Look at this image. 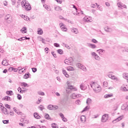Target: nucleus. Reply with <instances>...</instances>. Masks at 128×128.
Instances as JSON below:
<instances>
[{"label":"nucleus","mask_w":128,"mask_h":128,"mask_svg":"<svg viewBox=\"0 0 128 128\" xmlns=\"http://www.w3.org/2000/svg\"><path fill=\"white\" fill-rule=\"evenodd\" d=\"M90 86L91 88H93V90L94 92L98 93L100 92V86L98 84L94 82H92V84H90Z\"/></svg>","instance_id":"obj_1"},{"label":"nucleus","mask_w":128,"mask_h":128,"mask_svg":"<svg viewBox=\"0 0 128 128\" xmlns=\"http://www.w3.org/2000/svg\"><path fill=\"white\" fill-rule=\"evenodd\" d=\"M22 8H24L26 10H32V6L30 4L26 2L25 0L21 2Z\"/></svg>","instance_id":"obj_2"},{"label":"nucleus","mask_w":128,"mask_h":128,"mask_svg":"<svg viewBox=\"0 0 128 128\" xmlns=\"http://www.w3.org/2000/svg\"><path fill=\"white\" fill-rule=\"evenodd\" d=\"M8 24H10L12 22V16L10 14H7L4 18Z\"/></svg>","instance_id":"obj_3"},{"label":"nucleus","mask_w":128,"mask_h":128,"mask_svg":"<svg viewBox=\"0 0 128 128\" xmlns=\"http://www.w3.org/2000/svg\"><path fill=\"white\" fill-rule=\"evenodd\" d=\"M72 90H76V88H74L72 86H68V88H66V92L67 94H70L72 92Z\"/></svg>","instance_id":"obj_4"},{"label":"nucleus","mask_w":128,"mask_h":128,"mask_svg":"<svg viewBox=\"0 0 128 128\" xmlns=\"http://www.w3.org/2000/svg\"><path fill=\"white\" fill-rule=\"evenodd\" d=\"M108 120V114H104L102 116L101 122H106Z\"/></svg>","instance_id":"obj_5"},{"label":"nucleus","mask_w":128,"mask_h":128,"mask_svg":"<svg viewBox=\"0 0 128 128\" xmlns=\"http://www.w3.org/2000/svg\"><path fill=\"white\" fill-rule=\"evenodd\" d=\"M91 54L92 56H93L94 58L96 60H100V56H98V55L96 52H92Z\"/></svg>","instance_id":"obj_6"},{"label":"nucleus","mask_w":128,"mask_h":128,"mask_svg":"<svg viewBox=\"0 0 128 128\" xmlns=\"http://www.w3.org/2000/svg\"><path fill=\"white\" fill-rule=\"evenodd\" d=\"M64 63L66 64H68L69 66H72L74 64V62H72V59H66L64 60Z\"/></svg>","instance_id":"obj_7"},{"label":"nucleus","mask_w":128,"mask_h":128,"mask_svg":"<svg viewBox=\"0 0 128 128\" xmlns=\"http://www.w3.org/2000/svg\"><path fill=\"white\" fill-rule=\"evenodd\" d=\"M84 21L86 22H92V20L90 16H86L84 18Z\"/></svg>","instance_id":"obj_8"},{"label":"nucleus","mask_w":128,"mask_h":128,"mask_svg":"<svg viewBox=\"0 0 128 128\" xmlns=\"http://www.w3.org/2000/svg\"><path fill=\"white\" fill-rule=\"evenodd\" d=\"M117 6H118V8H122H122H126V6L122 4V2H119L117 4Z\"/></svg>","instance_id":"obj_9"},{"label":"nucleus","mask_w":128,"mask_h":128,"mask_svg":"<svg viewBox=\"0 0 128 128\" xmlns=\"http://www.w3.org/2000/svg\"><path fill=\"white\" fill-rule=\"evenodd\" d=\"M80 96H82V95H80V94H73L70 95V98H80Z\"/></svg>","instance_id":"obj_10"},{"label":"nucleus","mask_w":128,"mask_h":128,"mask_svg":"<svg viewBox=\"0 0 128 128\" xmlns=\"http://www.w3.org/2000/svg\"><path fill=\"white\" fill-rule=\"evenodd\" d=\"M60 28H62V32H66V30H68V29L64 27V23H60Z\"/></svg>","instance_id":"obj_11"},{"label":"nucleus","mask_w":128,"mask_h":128,"mask_svg":"<svg viewBox=\"0 0 128 128\" xmlns=\"http://www.w3.org/2000/svg\"><path fill=\"white\" fill-rule=\"evenodd\" d=\"M2 100H6L7 102H10L12 100V99L10 98V97L9 96H5L2 98Z\"/></svg>","instance_id":"obj_12"},{"label":"nucleus","mask_w":128,"mask_h":128,"mask_svg":"<svg viewBox=\"0 0 128 128\" xmlns=\"http://www.w3.org/2000/svg\"><path fill=\"white\" fill-rule=\"evenodd\" d=\"M2 112L4 114H8V109L6 108L3 107L2 108Z\"/></svg>","instance_id":"obj_13"},{"label":"nucleus","mask_w":128,"mask_h":128,"mask_svg":"<svg viewBox=\"0 0 128 128\" xmlns=\"http://www.w3.org/2000/svg\"><path fill=\"white\" fill-rule=\"evenodd\" d=\"M80 88L82 90H84L86 88V86L84 83H82L80 84Z\"/></svg>","instance_id":"obj_14"},{"label":"nucleus","mask_w":128,"mask_h":128,"mask_svg":"<svg viewBox=\"0 0 128 128\" xmlns=\"http://www.w3.org/2000/svg\"><path fill=\"white\" fill-rule=\"evenodd\" d=\"M122 120V116H120L118 117L116 120H114L112 121L113 124L116 123V122H120V120Z\"/></svg>","instance_id":"obj_15"},{"label":"nucleus","mask_w":128,"mask_h":128,"mask_svg":"<svg viewBox=\"0 0 128 128\" xmlns=\"http://www.w3.org/2000/svg\"><path fill=\"white\" fill-rule=\"evenodd\" d=\"M122 110L128 112V105H122Z\"/></svg>","instance_id":"obj_16"},{"label":"nucleus","mask_w":128,"mask_h":128,"mask_svg":"<svg viewBox=\"0 0 128 128\" xmlns=\"http://www.w3.org/2000/svg\"><path fill=\"white\" fill-rule=\"evenodd\" d=\"M2 66H8V62L6 59H4L2 62Z\"/></svg>","instance_id":"obj_17"},{"label":"nucleus","mask_w":128,"mask_h":128,"mask_svg":"<svg viewBox=\"0 0 128 128\" xmlns=\"http://www.w3.org/2000/svg\"><path fill=\"white\" fill-rule=\"evenodd\" d=\"M70 30L71 32H74V34H78V31L76 28H71Z\"/></svg>","instance_id":"obj_18"},{"label":"nucleus","mask_w":128,"mask_h":128,"mask_svg":"<svg viewBox=\"0 0 128 128\" xmlns=\"http://www.w3.org/2000/svg\"><path fill=\"white\" fill-rule=\"evenodd\" d=\"M34 118H36V120H40V116L38 114L37 112H35L34 113Z\"/></svg>","instance_id":"obj_19"},{"label":"nucleus","mask_w":128,"mask_h":128,"mask_svg":"<svg viewBox=\"0 0 128 128\" xmlns=\"http://www.w3.org/2000/svg\"><path fill=\"white\" fill-rule=\"evenodd\" d=\"M92 99L90 98H88L86 100V104L90 105V104H92Z\"/></svg>","instance_id":"obj_20"},{"label":"nucleus","mask_w":128,"mask_h":128,"mask_svg":"<svg viewBox=\"0 0 128 128\" xmlns=\"http://www.w3.org/2000/svg\"><path fill=\"white\" fill-rule=\"evenodd\" d=\"M26 27H23L20 30L22 34H26Z\"/></svg>","instance_id":"obj_21"},{"label":"nucleus","mask_w":128,"mask_h":128,"mask_svg":"<svg viewBox=\"0 0 128 128\" xmlns=\"http://www.w3.org/2000/svg\"><path fill=\"white\" fill-rule=\"evenodd\" d=\"M20 122H22V124H28V121L26 120V118L21 119Z\"/></svg>","instance_id":"obj_22"},{"label":"nucleus","mask_w":128,"mask_h":128,"mask_svg":"<svg viewBox=\"0 0 128 128\" xmlns=\"http://www.w3.org/2000/svg\"><path fill=\"white\" fill-rule=\"evenodd\" d=\"M88 46H90V48H96V44H89Z\"/></svg>","instance_id":"obj_23"},{"label":"nucleus","mask_w":128,"mask_h":128,"mask_svg":"<svg viewBox=\"0 0 128 128\" xmlns=\"http://www.w3.org/2000/svg\"><path fill=\"white\" fill-rule=\"evenodd\" d=\"M120 90H122V92H128V90L126 89V88L124 86H122Z\"/></svg>","instance_id":"obj_24"},{"label":"nucleus","mask_w":128,"mask_h":128,"mask_svg":"<svg viewBox=\"0 0 128 128\" xmlns=\"http://www.w3.org/2000/svg\"><path fill=\"white\" fill-rule=\"evenodd\" d=\"M30 74L28 73V74H26L24 76V78H30Z\"/></svg>","instance_id":"obj_25"},{"label":"nucleus","mask_w":128,"mask_h":128,"mask_svg":"<svg viewBox=\"0 0 128 128\" xmlns=\"http://www.w3.org/2000/svg\"><path fill=\"white\" fill-rule=\"evenodd\" d=\"M57 52L59 54H64V51L61 49L58 50Z\"/></svg>","instance_id":"obj_26"},{"label":"nucleus","mask_w":128,"mask_h":128,"mask_svg":"<svg viewBox=\"0 0 128 128\" xmlns=\"http://www.w3.org/2000/svg\"><path fill=\"white\" fill-rule=\"evenodd\" d=\"M62 72L66 78H68V76H70L68 74L66 73V70H63Z\"/></svg>","instance_id":"obj_27"},{"label":"nucleus","mask_w":128,"mask_h":128,"mask_svg":"<svg viewBox=\"0 0 128 128\" xmlns=\"http://www.w3.org/2000/svg\"><path fill=\"white\" fill-rule=\"evenodd\" d=\"M13 92L12 90H10V91H7L6 92V94H8V96H12Z\"/></svg>","instance_id":"obj_28"},{"label":"nucleus","mask_w":128,"mask_h":128,"mask_svg":"<svg viewBox=\"0 0 128 128\" xmlns=\"http://www.w3.org/2000/svg\"><path fill=\"white\" fill-rule=\"evenodd\" d=\"M112 94H106L104 96V98H112Z\"/></svg>","instance_id":"obj_29"},{"label":"nucleus","mask_w":128,"mask_h":128,"mask_svg":"<svg viewBox=\"0 0 128 128\" xmlns=\"http://www.w3.org/2000/svg\"><path fill=\"white\" fill-rule=\"evenodd\" d=\"M44 118L46 120H50V115L48 114H45Z\"/></svg>","instance_id":"obj_30"},{"label":"nucleus","mask_w":128,"mask_h":128,"mask_svg":"<svg viewBox=\"0 0 128 128\" xmlns=\"http://www.w3.org/2000/svg\"><path fill=\"white\" fill-rule=\"evenodd\" d=\"M104 30L107 32H110L111 30L110 28H108V26L105 27Z\"/></svg>","instance_id":"obj_31"},{"label":"nucleus","mask_w":128,"mask_h":128,"mask_svg":"<svg viewBox=\"0 0 128 128\" xmlns=\"http://www.w3.org/2000/svg\"><path fill=\"white\" fill-rule=\"evenodd\" d=\"M90 110V106H86V108H84V109L82 110V112H86V110Z\"/></svg>","instance_id":"obj_32"},{"label":"nucleus","mask_w":128,"mask_h":128,"mask_svg":"<svg viewBox=\"0 0 128 128\" xmlns=\"http://www.w3.org/2000/svg\"><path fill=\"white\" fill-rule=\"evenodd\" d=\"M80 120L82 122H86V116H82L80 117Z\"/></svg>","instance_id":"obj_33"},{"label":"nucleus","mask_w":128,"mask_h":128,"mask_svg":"<svg viewBox=\"0 0 128 128\" xmlns=\"http://www.w3.org/2000/svg\"><path fill=\"white\" fill-rule=\"evenodd\" d=\"M54 106V105L50 104L48 106V110H52V108Z\"/></svg>","instance_id":"obj_34"},{"label":"nucleus","mask_w":128,"mask_h":128,"mask_svg":"<svg viewBox=\"0 0 128 128\" xmlns=\"http://www.w3.org/2000/svg\"><path fill=\"white\" fill-rule=\"evenodd\" d=\"M67 70L70 71V70H74V68L72 66H68L67 68Z\"/></svg>","instance_id":"obj_35"},{"label":"nucleus","mask_w":128,"mask_h":128,"mask_svg":"<svg viewBox=\"0 0 128 128\" xmlns=\"http://www.w3.org/2000/svg\"><path fill=\"white\" fill-rule=\"evenodd\" d=\"M63 46H65V48H68V50H70V47L68 44L63 43Z\"/></svg>","instance_id":"obj_36"},{"label":"nucleus","mask_w":128,"mask_h":128,"mask_svg":"<svg viewBox=\"0 0 128 128\" xmlns=\"http://www.w3.org/2000/svg\"><path fill=\"white\" fill-rule=\"evenodd\" d=\"M54 10H57V11L62 10V7H60V6L55 8Z\"/></svg>","instance_id":"obj_37"},{"label":"nucleus","mask_w":128,"mask_h":128,"mask_svg":"<svg viewBox=\"0 0 128 128\" xmlns=\"http://www.w3.org/2000/svg\"><path fill=\"white\" fill-rule=\"evenodd\" d=\"M22 86H24V88H26L28 86V84L26 82H22L21 83Z\"/></svg>","instance_id":"obj_38"},{"label":"nucleus","mask_w":128,"mask_h":128,"mask_svg":"<svg viewBox=\"0 0 128 128\" xmlns=\"http://www.w3.org/2000/svg\"><path fill=\"white\" fill-rule=\"evenodd\" d=\"M97 52H98V54H100V52H104V50L102 49H99L96 50Z\"/></svg>","instance_id":"obj_39"},{"label":"nucleus","mask_w":128,"mask_h":128,"mask_svg":"<svg viewBox=\"0 0 128 128\" xmlns=\"http://www.w3.org/2000/svg\"><path fill=\"white\" fill-rule=\"evenodd\" d=\"M40 42H42V44H46V42H44V38H42V37H40Z\"/></svg>","instance_id":"obj_40"},{"label":"nucleus","mask_w":128,"mask_h":128,"mask_svg":"<svg viewBox=\"0 0 128 128\" xmlns=\"http://www.w3.org/2000/svg\"><path fill=\"white\" fill-rule=\"evenodd\" d=\"M52 128H58V126H56L55 123L52 124Z\"/></svg>","instance_id":"obj_41"},{"label":"nucleus","mask_w":128,"mask_h":128,"mask_svg":"<svg viewBox=\"0 0 128 128\" xmlns=\"http://www.w3.org/2000/svg\"><path fill=\"white\" fill-rule=\"evenodd\" d=\"M103 86L104 88H106L108 86V82H103Z\"/></svg>","instance_id":"obj_42"},{"label":"nucleus","mask_w":128,"mask_h":128,"mask_svg":"<svg viewBox=\"0 0 128 128\" xmlns=\"http://www.w3.org/2000/svg\"><path fill=\"white\" fill-rule=\"evenodd\" d=\"M38 34L42 35V34H44V32H42V30H38Z\"/></svg>","instance_id":"obj_43"},{"label":"nucleus","mask_w":128,"mask_h":128,"mask_svg":"<svg viewBox=\"0 0 128 128\" xmlns=\"http://www.w3.org/2000/svg\"><path fill=\"white\" fill-rule=\"evenodd\" d=\"M52 108V110H58V106H53Z\"/></svg>","instance_id":"obj_44"},{"label":"nucleus","mask_w":128,"mask_h":128,"mask_svg":"<svg viewBox=\"0 0 128 128\" xmlns=\"http://www.w3.org/2000/svg\"><path fill=\"white\" fill-rule=\"evenodd\" d=\"M38 94L39 96H44V92H38Z\"/></svg>","instance_id":"obj_45"},{"label":"nucleus","mask_w":128,"mask_h":128,"mask_svg":"<svg viewBox=\"0 0 128 128\" xmlns=\"http://www.w3.org/2000/svg\"><path fill=\"white\" fill-rule=\"evenodd\" d=\"M54 46H56V48H60V44L58 43H54Z\"/></svg>","instance_id":"obj_46"},{"label":"nucleus","mask_w":128,"mask_h":128,"mask_svg":"<svg viewBox=\"0 0 128 128\" xmlns=\"http://www.w3.org/2000/svg\"><path fill=\"white\" fill-rule=\"evenodd\" d=\"M32 70L33 72H36V70H38V69H36V68H32Z\"/></svg>","instance_id":"obj_47"},{"label":"nucleus","mask_w":128,"mask_h":128,"mask_svg":"<svg viewBox=\"0 0 128 128\" xmlns=\"http://www.w3.org/2000/svg\"><path fill=\"white\" fill-rule=\"evenodd\" d=\"M23 88L24 90H22V92H28V89L24 88Z\"/></svg>","instance_id":"obj_48"},{"label":"nucleus","mask_w":128,"mask_h":128,"mask_svg":"<svg viewBox=\"0 0 128 128\" xmlns=\"http://www.w3.org/2000/svg\"><path fill=\"white\" fill-rule=\"evenodd\" d=\"M5 106H6V108H8V110H10V109L12 108L11 107H10V106L8 104H6L5 105Z\"/></svg>","instance_id":"obj_49"},{"label":"nucleus","mask_w":128,"mask_h":128,"mask_svg":"<svg viewBox=\"0 0 128 128\" xmlns=\"http://www.w3.org/2000/svg\"><path fill=\"white\" fill-rule=\"evenodd\" d=\"M62 120H63V122H68V119H66V118L63 117L62 118Z\"/></svg>","instance_id":"obj_50"},{"label":"nucleus","mask_w":128,"mask_h":128,"mask_svg":"<svg viewBox=\"0 0 128 128\" xmlns=\"http://www.w3.org/2000/svg\"><path fill=\"white\" fill-rule=\"evenodd\" d=\"M17 98L18 100H22V96L20 94H18Z\"/></svg>","instance_id":"obj_51"},{"label":"nucleus","mask_w":128,"mask_h":128,"mask_svg":"<svg viewBox=\"0 0 128 128\" xmlns=\"http://www.w3.org/2000/svg\"><path fill=\"white\" fill-rule=\"evenodd\" d=\"M24 19L25 20H30V18H28V16H24Z\"/></svg>","instance_id":"obj_52"},{"label":"nucleus","mask_w":128,"mask_h":128,"mask_svg":"<svg viewBox=\"0 0 128 128\" xmlns=\"http://www.w3.org/2000/svg\"><path fill=\"white\" fill-rule=\"evenodd\" d=\"M76 104H80V100H76Z\"/></svg>","instance_id":"obj_53"},{"label":"nucleus","mask_w":128,"mask_h":128,"mask_svg":"<svg viewBox=\"0 0 128 128\" xmlns=\"http://www.w3.org/2000/svg\"><path fill=\"white\" fill-rule=\"evenodd\" d=\"M52 54L54 58H56V54H54V52H52Z\"/></svg>","instance_id":"obj_54"},{"label":"nucleus","mask_w":128,"mask_h":128,"mask_svg":"<svg viewBox=\"0 0 128 128\" xmlns=\"http://www.w3.org/2000/svg\"><path fill=\"white\" fill-rule=\"evenodd\" d=\"M92 42H94V44H98V40H96V39H92Z\"/></svg>","instance_id":"obj_55"},{"label":"nucleus","mask_w":128,"mask_h":128,"mask_svg":"<svg viewBox=\"0 0 128 128\" xmlns=\"http://www.w3.org/2000/svg\"><path fill=\"white\" fill-rule=\"evenodd\" d=\"M8 70H9V72H12V70H14V68L10 67V68L8 69Z\"/></svg>","instance_id":"obj_56"},{"label":"nucleus","mask_w":128,"mask_h":128,"mask_svg":"<svg viewBox=\"0 0 128 128\" xmlns=\"http://www.w3.org/2000/svg\"><path fill=\"white\" fill-rule=\"evenodd\" d=\"M3 124H8V120H4L2 121Z\"/></svg>","instance_id":"obj_57"},{"label":"nucleus","mask_w":128,"mask_h":128,"mask_svg":"<svg viewBox=\"0 0 128 128\" xmlns=\"http://www.w3.org/2000/svg\"><path fill=\"white\" fill-rule=\"evenodd\" d=\"M12 4L13 6H14V4H16V0H12Z\"/></svg>","instance_id":"obj_58"},{"label":"nucleus","mask_w":128,"mask_h":128,"mask_svg":"<svg viewBox=\"0 0 128 128\" xmlns=\"http://www.w3.org/2000/svg\"><path fill=\"white\" fill-rule=\"evenodd\" d=\"M76 66H78V68H81L82 66L80 65V64H76Z\"/></svg>","instance_id":"obj_59"},{"label":"nucleus","mask_w":128,"mask_h":128,"mask_svg":"<svg viewBox=\"0 0 128 128\" xmlns=\"http://www.w3.org/2000/svg\"><path fill=\"white\" fill-rule=\"evenodd\" d=\"M112 80H117L118 78H116V76H112V77L111 78Z\"/></svg>","instance_id":"obj_60"},{"label":"nucleus","mask_w":128,"mask_h":128,"mask_svg":"<svg viewBox=\"0 0 128 128\" xmlns=\"http://www.w3.org/2000/svg\"><path fill=\"white\" fill-rule=\"evenodd\" d=\"M4 5L5 6H8V2L6 1H4Z\"/></svg>","instance_id":"obj_61"},{"label":"nucleus","mask_w":128,"mask_h":128,"mask_svg":"<svg viewBox=\"0 0 128 128\" xmlns=\"http://www.w3.org/2000/svg\"><path fill=\"white\" fill-rule=\"evenodd\" d=\"M122 14L124 16H126V12H124V10H122Z\"/></svg>","instance_id":"obj_62"},{"label":"nucleus","mask_w":128,"mask_h":128,"mask_svg":"<svg viewBox=\"0 0 128 128\" xmlns=\"http://www.w3.org/2000/svg\"><path fill=\"white\" fill-rule=\"evenodd\" d=\"M60 116L62 118H64V114L60 113Z\"/></svg>","instance_id":"obj_63"},{"label":"nucleus","mask_w":128,"mask_h":128,"mask_svg":"<svg viewBox=\"0 0 128 128\" xmlns=\"http://www.w3.org/2000/svg\"><path fill=\"white\" fill-rule=\"evenodd\" d=\"M10 116H14V111H11V112H10Z\"/></svg>","instance_id":"obj_64"}]
</instances>
